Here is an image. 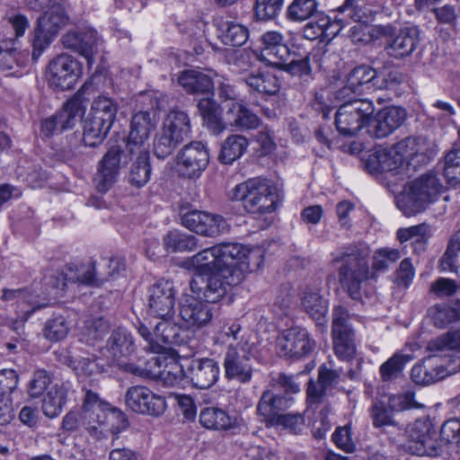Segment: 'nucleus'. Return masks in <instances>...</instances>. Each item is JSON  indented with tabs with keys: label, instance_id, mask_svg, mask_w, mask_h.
I'll use <instances>...</instances> for the list:
<instances>
[{
	"label": "nucleus",
	"instance_id": "obj_55",
	"mask_svg": "<svg viewBox=\"0 0 460 460\" xmlns=\"http://www.w3.org/2000/svg\"><path fill=\"white\" fill-rule=\"evenodd\" d=\"M183 141L161 127L154 139V154L159 159L171 155Z\"/></svg>",
	"mask_w": 460,
	"mask_h": 460
},
{
	"label": "nucleus",
	"instance_id": "obj_64",
	"mask_svg": "<svg viewBox=\"0 0 460 460\" xmlns=\"http://www.w3.org/2000/svg\"><path fill=\"white\" fill-rule=\"evenodd\" d=\"M460 252V231L456 232L450 240L447 251L440 260L442 270L454 271L456 270V252Z\"/></svg>",
	"mask_w": 460,
	"mask_h": 460
},
{
	"label": "nucleus",
	"instance_id": "obj_21",
	"mask_svg": "<svg viewBox=\"0 0 460 460\" xmlns=\"http://www.w3.org/2000/svg\"><path fill=\"white\" fill-rule=\"evenodd\" d=\"M407 118L405 109L396 106L385 107L373 115L367 133L375 138H384L399 128Z\"/></svg>",
	"mask_w": 460,
	"mask_h": 460
},
{
	"label": "nucleus",
	"instance_id": "obj_50",
	"mask_svg": "<svg viewBox=\"0 0 460 460\" xmlns=\"http://www.w3.org/2000/svg\"><path fill=\"white\" fill-rule=\"evenodd\" d=\"M163 242L165 250L171 252H192L198 248L196 236L177 230L167 233Z\"/></svg>",
	"mask_w": 460,
	"mask_h": 460
},
{
	"label": "nucleus",
	"instance_id": "obj_23",
	"mask_svg": "<svg viewBox=\"0 0 460 460\" xmlns=\"http://www.w3.org/2000/svg\"><path fill=\"white\" fill-rule=\"evenodd\" d=\"M261 42L260 59L270 66L277 67L291 55L292 49L288 47L279 31H266L261 36Z\"/></svg>",
	"mask_w": 460,
	"mask_h": 460
},
{
	"label": "nucleus",
	"instance_id": "obj_58",
	"mask_svg": "<svg viewBox=\"0 0 460 460\" xmlns=\"http://www.w3.org/2000/svg\"><path fill=\"white\" fill-rule=\"evenodd\" d=\"M52 382V375L45 369H37L33 372L28 385L27 393L31 398H39L44 394Z\"/></svg>",
	"mask_w": 460,
	"mask_h": 460
},
{
	"label": "nucleus",
	"instance_id": "obj_51",
	"mask_svg": "<svg viewBox=\"0 0 460 460\" xmlns=\"http://www.w3.org/2000/svg\"><path fill=\"white\" fill-rule=\"evenodd\" d=\"M118 112V103L107 96H99L92 103L89 115L99 119L107 126H112Z\"/></svg>",
	"mask_w": 460,
	"mask_h": 460
},
{
	"label": "nucleus",
	"instance_id": "obj_26",
	"mask_svg": "<svg viewBox=\"0 0 460 460\" xmlns=\"http://www.w3.org/2000/svg\"><path fill=\"white\" fill-rule=\"evenodd\" d=\"M217 252L222 265L220 270H227L228 273L242 279V271L249 265L248 250L240 243H222L217 245Z\"/></svg>",
	"mask_w": 460,
	"mask_h": 460
},
{
	"label": "nucleus",
	"instance_id": "obj_4",
	"mask_svg": "<svg viewBox=\"0 0 460 460\" xmlns=\"http://www.w3.org/2000/svg\"><path fill=\"white\" fill-rule=\"evenodd\" d=\"M342 104L335 114L337 130L343 136L352 137L362 128H369V123L375 112L374 102L367 98H352L341 100Z\"/></svg>",
	"mask_w": 460,
	"mask_h": 460
},
{
	"label": "nucleus",
	"instance_id": "obj_13",
	"mask_svg": "<svg viewBox=\"0 0 460 460\" xmlns=\"http://www.w3.org/2000/svg\"><path fill=\"white\" fill-rule=\"evenodd\" d=\"M407 449L414 455L438 456L444 451L441 439H437L435 432L430 431L429 424L416 421L408 430Z\"/></svg>",
	"mask_w": 460,
	"mask_h": 460
},
{
	"label": "nucleus",
	"instance_id": "obj_32",
	"mask_svg": "<svg viewBox=\"0 0 460 460\" xmlns=\"http://www.w3.org/2000/svg\"><path fill=\"white\" fill-rule=\"evenodd\" d=\"M180 316L188 327L200 328L212 318V311L208 304L190 297L180 307Z\"/></svg>",
	"mask_w": 460,
	"mask_h": 460
},
{
	"label": "nucleus",
	"instance_id": "obj_12",
	"mask_svg": "<svg viewBox=\"0 0 460 460\" xmlns=\"http://www.w3.org/2000/svg\"><path fill=\"white\" fill-rule=\"evenodd\" d=\"M181 225L198 234L214 237L227 229L223 217L198 209L180 210Z\"/></svg>",
	"mask_w": 460,
	"mask_h": 460
},
{
	"label": "nucleus",
	"instance_id": "obj_62",
	"mask_svg": "<svg viewBox=\"0 0 460 460\" xmlns=\"http://www.w3.org/2000/svg\"><path fill=\"white\" fill-rule=\"evenodd\" d=\"M222 39L226 45L240 47L248 40V29L239 23H228Z\"/></svg>",
	"mask_w": 460,
	"mask_h": 460
},
{
	"label": "nucleus",
	"instance_id": "obj_41",
	"mask_svg": "<svg viewBox=\"0 0 460 460\" xmlns=\"http://www.w3.org/2000/svg\"><path fill=\"white\" fill-rule=\"evenodd\" d=\"M227 114L233 115L230 125L240 130L255 129L261 124V119L256 113L236 102L231 103Z\"/></svg>",
	"mask_w": 460,
	"mask_h": 460
},
{
	"label": "nucleus",
	"instance_id": "obj_63",
	"mask_svg": "<svg viewBox=\"0 0 460 460\" xmlns=\"http://www.w3.org/2000/svg\"><path fill=\"white\" fill-rule=\"evenodd\" d=\"M439 437L444 447L458 445L460 443V420L453 418L446 420L440 428Z\"/></svg>",
	"mask_w": 460,
	"mask_h": 460
},
{
	"label": "nucleus",
	"instance_id": "obj_27",
	"mask_svg": "<svg viewBox=\"0 0 460 460\" xmlns=\"http://www.w3.org/2000/svg\"><path fill=\"white\" fill-rule=\"evenodd\" d=\"M420 44V31L417 27H405L391 37L385 47L387 54L402 59L411 56Z\"/></svg>",
	"mask_w": 460,
	"mask_h": 460
},
{
	"label": "nucleus",
	"instance_id": "obj_19",
	"mask_svg": "<svg viewBox=\"0 0 460 460\" xmlns=\"http://www.w3.org/2000/svg\"><path fill=\"white\" fill-rule=\"evenodd\" d=\"M208 162V152L201 142H191L184 146L177 155L178 170L187 178L199 176Z\"/></svg>",
	"mask_w": 460,
	"mask_h": 460
},
{
	"label": "nucleus",
	"instance_id": "obj_15",
	"mask_svg": "<svg viewBox=\"0 0 460 460\" xmlns=\"http://www.w3.org/2000/svg\"><path fill=\"white\" fill-rule=\"evenodd\" d=\"M156 112L154 110L139 111L130 119V129L127 140V150H149L148 138L156 127Z\"/></svg>",
	"mask_w": 460,
	"mask_h": 460
},
{
	"label": "nucleus",
	"instance_id": "obj_14",
	"mask_svg": "<svg viewBox=\"0 0 460 460\" xmlns=\"http://www.w3.org/2000/svg\"><path fill=\"white\" fill-rule=\"evenodd\" d=\"M125 402L132 411L154 417L162 415L166 409V402L163 396L142 385L129 387L125 394Z\"/></svg>",
	"mask_w": 460,
	"mask_h": 460
},
{
	"label": "nucleus",
	"instance_id": "obj_29",
	"mask_svg": "<svg viewBox=\"0 0 460 460\" xmlns=\"http://www.w3.org/2000/svg\"><path fill=\"white\" fill-rule=\"evenodd\" d=\"M411 395H393L389 397V407L381 401L373 402L370 408V416L376 428L395 426L392 410L402 411L408 407Z\"/></svg>",
	"mask_w": 460,
	"mask_h": 460
},
{
	"label": "nucleus",
	"instance_id": "obj_39",
	"mask_svg": "<svg viewBox=\"0 0 460 460\" xmlns=\"http://www.w3.org/2000/svg\"><path fill=\"white\" fill-rule=\"evenodd\" d=\"M87 84H84L80 90L69 99L63 106V110L58 112L59 120L63 122V129H71L75 127L84 111L83 104V93L87 89Z\"/></svg>",
	"mask_w": 460,
	"mask_h": 460
},
{
	"label": "nucleus",
	"instance_id": "obj_42",
	"mask_svg": "<svg viewBox=\"0 0 460 460\" xmlns=\"http://www.w3.org/2000/svg\"><path fill=\"white\" fill-rule=\"evenodd\" d=\"M199 423L208 429L226 430L233 427L234 420L220 408L207 407L199 413Z\"/></svg>",
	"mask_w": 460,
	"mask_h": 460
},
{
	"label": "nucleus",
	"instance_id": "obj_43",
	"mask_svg": "<svg viewBox=\"0 0 460 460\" xmlns=\"http://www.w3.org/2000/svg\"><path fill=\"white\" fill-rule=\"evenodd\" d=\"M68 284H78L94 288V262L66 264L61 271Z\"/></svg>",
	"mask_w": 460,
	"mask_h": 460
},
{
	"label": "nucleus",
	"instance_id": "obj_38",
	"mask_svg": "<svg viewBox=\"0 0 460 460\" xmlns=\"http://www.w3.org/2000/svg\"><path fill=\"white\" fill-rule=\"evenodd\" d=\"M217 250V245L206 248L190 258V263L198 273L197 277H203L221 270L222 265Z\"/></svg>",
	"mask_w": 460,
	"mask_h": 460
},
{
	"label": "nucleus",
	"instance_id": "obj_6",
	"mask_svg": "<svg viewBox=\"0 0 460 460\" xmlns=\"http://www.w3.org/2000/svg\"><path fill=\"white\" fill-rule=\"evenodd\" d=\"M220 367L215 358H193L186 367L174 363L168 370L172 374L174 380L184 376L192 386L199 389H208L213 386L218 380Z\"/></svg>",
	"mask_w": 460,
	"mask_h": 460
},
{
	"label": "nucleus",
	"instance_id": "obj_57",
	"mask_svg": "<svg viewBox=\"0 0 460 460\" xmlns=\"http://www.w3.org/2000/svg\"><path fill=\"white\" fill-rule=\"evenodd\" d=\"M219 336L226 343V348H230V346L234 348L245 347L254 344L249 341L247 332L236 323L224 325L219 332Z\"/></svg>",
	"mask_w": 460,
	"mask_h": 460
},
{
	"label": "nucleus",
	"instance_id": "obj_9",
	"mask_svg": "<svg viewBox=\"0 0 460 460\" xmlns=\"http://www.w3.org/2000/svg\"><path fill=\"white\" fill-rule=\"evenodd\" d=\"M81 74L80 62L70 55L61 54L49 62L47 80L53 89L66 91L74 87Z\"/></svg>",
	"mask_w": 460,
	"mask_h": 460
},
{
	"label": "nucleus",
	"instance_id": "obj_35",
	"mask_svg": "<svg viewBox=\"0 0 460 460\" xmlns=\"http://www.w3.org/2000/svg\"><path fill=\"white\" fill-rule=\"evenodd\" d=\"M69 389V382H63L47 392L42 401V411L47 417L52 419L60 414L66 403Z\"/></svg>",
	"mask_w": 460,
	"mask_h": 460
},
{
	"label": "nucleus",
	"instance_id": "obj_8",
	"mask_svg": "<svg viewBox=\"0 0 460 460\" xmlns=\"http://www.w3.org/2000/svg\"><path fill=\"white\" fill-rule=\"evenodd\" d=\"M203 277L193 278L190 281V288L193 294L203 298L207 303H217L227 293L228 287L240 282V278L228 273L227 270L215 271Z\"/></svg>",
	"mask_w": 460,
	"mask_h": 460
},
{
	"label": "nucleus",
	"instance_id": "obj_49",
	"mask_svg": "<svg viewBox=\"0 0 460 460\" xmlns=\"http://www.w3.org/2000/svg\"><path fill=\"white\" fill-rule=\"evenodd\" d=\"M111 127L88 115L83 121V141L85 146L94 147L106 137Z\"/></svg>",
	"mask_w": 460,
	"mask_h": 460
},
{
	"label": "nucleus",
	"instance_id": "obj_16",
	"mask_svg": "<svg viewBox=\"0 0 460 460\" xmlns=\"http://www.w3.org/2000/svg\"><path fill=\"white\" fill-rule=\"evenodd\" d=\"M366 167L371 174L394 177V181L403 180L411 172L402 158L395 154L394 147L389 150L381 149L375 152L367 159Z\"/></svg>",
	"mask_w": 460,
	"mask_h": 460
},
{
	"label": "nucleus",
	"instance_id": "obj_61",
	"mask_svg": "<svg viewBox=\"0 0 460 460\" xmlns=\"http://www.w3.org/2000/svg\"><path fill=\"white\" fill-rule=\"evenodd\" d=\"M284 0H256L254 13L258 20L269 21L275 19L280 13Z\"/></svg>",
	"mask_w": 460,
	"mask_h": 460
},
{
	"label": "nucleus",
	"instance_id": "obj_60",
	"mask_svg": "<svg viewBox=\"0 0 460 460\" xmlns=\"http://www.w3.org/2000/svg\"><path fill=\"white\" fill-rule=\"evenodd\" d=\"M444 174L451 185L460 184V148H452L445 155Z\"/></svg>",
	"mask_w": 460,
	"mask_h": 460
},
{
	"label": "nucleus",
	"instance_id": "obj_33",
	"mask_svg": "<svg viewBox=\"0 0 460 460\" xmlns=\"http://www.w3.org/2000/svg\"><path fill=\"white\" fill-rule=\"evenodd\" d=\"M179 84L190 94L212 93L214 84L212 78L199 70H184L178 77Z\"/></svg>",
	"mask_w": 460,
	"mask_h": 460
},
{
	"label": "nucleus",
	"instance_id": "obj_2",
	"mask_svg": "<svg viewBox=\"0 0 460 460\" xmlns=\"http://www.w3.org/2000/svg\"><path fill=\"white\" fill-rule=\"evenodd\" d=\"M370 249L366 243L350 245L336 258L341 264L338 278L341 288L353 300L361 298L362 284L369 279Z\"/></svg>",
	"mask_w": 460,
	"mask_h": 460
},
{
	"label": "nucleus",
	"instance_id": "obj_37",
	"mask_svg": "<svg viewBox=\"0 0 460 460\" xmlns=\"http://www.w3.org/2000/svg\"><path fill=\"white\" fill-rule=\"evenodd\" d=\"M162 128L184 141L190 134V119L185 111L175 107L167 113Z\"/></svg>",
	"mask_w": 460,
	"mask_h": 460
},
{
	"label": "nucleus",
	"instance_id": "obj_1",
	"mask_svg": "<svg viewBox=\"0 0 460 460\" xmlns=\"http://www.w3.org/2000/svg\"><path fill=\"white\" fill-rule=\"evenodd\" d=\"M66 0H32L31 8L45 10L38 18L32 38L31 58L37 61L49 47L60 30L67 23L68 15L64 4Z\"/></svg>",
	"mask_w": 460,
	"mask_h": 460
},
{
	"label": "nucleus",
	"instance_id": "obj_54",
	"mask_svg": "<svg viewBox=\"0 0 460 460\" xmlns=\"http://www.w3.org/2000/svg\"><path fill=\"white\" fill-rule=\"evenodd\" d=\"M71 328L70 322L63 315L49 319L44 325L42 334L51 342H58L66 338Z\"/></svg>",
	"mask_w": 460,
	"mask_h": 460
},
{
	"label": "nucleus",
	"instance_id": "obj_25",
	"mask_svg": "<svg viewBox=\"0 0 460 460\" xmlns=\"http://www.w3.org/2000/svg\"><path fill=\"white\" fill-rule=\"evenodd\" d=\"M393 147L395 154L402 158L410 172L411 168L412 171H415L419 165L427 164L429 160L427 155V143L423 137H408L394 145Z\"/></svg>",
	"mask_w": 460,
	"mask_h": 460
},
{
	"label": "nucleus",
	"instance_id": "obj_36",
	"mask_svg": "<svg viewBox=\"0 0 460 460\" xmlns=\"http://www.w3.org/2000/svg\"><path fill=\"white\" fill-rule=\"evenodd\" d=\"M132 155L136 159L132 162L128 174V181L137 188L145 186L150 180L151 165L149 163V150H136Z\"/></svg>",
	"mask_w": 460,
	"mask_h": 460
},
{
	"label": "nucleus",
	"instance_id": "obj_45",
	"mask_svg": "<svg viewBox=\"0 0 460 460\" xmlns=\"http://www.w3.org/2000/svg\"><path fill=\"white\" fill-rule=\"evenodd\" d=\"M248 139L242 135H231L223 142L218 160L225 164H231L239 159L248 147Z\"/></svg>",
	"mask_w": 460,
	"mask_h": 460
},
{
	"label": "nucleus",
	"instance_id": "obj_10",
	"mask_svg": "<svg viewBox=\"0 0 460 460\" xmlns=\"http://www.w3.org/2000/svg\"><path fill=\"white\" fill-rule=\"evenodd\" d=\"M147 309L159 319H172L175 314L176 289L172 280L161 279L147 289Z\"/></svg>",
	"mask_w": 460,
	"mask_h": 460
},
{
	"label": "nucleus",
	"instance_id": "obj_24",
	"mask_svg": "<svg viewBox=\"0 0 460 460\" xmlns=\"http://www.w3.org/2000/svg\"><path fill=\"white\" fill-rule=\"evenodd\" d=\"M61 42L65 49L78 53L91 63L97 48V32L87 28L69 31L62 36Z\"/></svg>",
	"mask_w": 460,
	"mask_h": 460
},
{
	"label": "nucleus",
	"instance_id": "obj_20",
	"mask_svg": "<svg viewBox=\"0 0 460 460\" xmlns=\"http://www.w3.org/2000/svg\"><path fill=\"white\" fill-rule=\"evenodd\" d=\"M83 391L84 395L81 410L84 412V418L93 420V424L104 435V432L108 430L106 424L109 419L115 415L122 416V412L111 408L110 404L97 392L85 387L83 388Z\"/></svg>",
	"mask_w": 460,
	"mask_h": 460
},
{
	"label": "nucleus",
	"instance_id": "obj_30",
	"mask_svg": "<svg viewBox=\"0 0 460 460\" xmlns=\"http://www.w3.org/2000/svg\"><path fill=\"white\" fill-rule=\"evenodd\" d=\"M291 397L276 395L271 391H265L257 404V413L263 418L266 426L278 424L281 411L289 406Z\"/></svg>",
	"mask_w": 460,
	"mask_h": 460
},
{
	"label": "nucleus",
	"instance_id": "obj_48",
	"mask_svg": "<svg viewBox=\"0 0 460 460\" xmlns=\"http://www.w3.org/2000/svg\"><path fill=\"white\" fill-rule=\"evenodd\" d=\"M198 109L204 123L213 134L218 135L225 129V125L220 119L219 106L211 98H202L198 102Z\"/></svg>",
	"mask_w": 460,
	"mask_h": 460
},
{
	"label": "nucleus",
	"instance_id": "obj_46",
	"mask_svg": "<svg viewBox=\"0 0 460 460\" xmlns=\"http://www.w3.org/2000/svg\"><path fill=\"white\" fill-rule=\"evenodd\" d=\"M93 262L94 288L102 287L105 282L109 281L125 270L123 260L118 257L102 258L101 262L98 264V267L96 262Z\"/></svg>",
	"mask_w": 460,
	"mask_h": 460
},
{
	"label": "nucleus",
	"instance_id": "obj_53",
	"mask_svg": "<svg viewBox=\"0 0 460 460\" xmlns=\"http://www.w3.org/2000/svg\"><path fill=\"white\" fill-rule=\"evenodd\" d=\"M109 323L102 317L89 319L84 322L81 332V341L93 346L108 333Z\"/></svg>",
	"mask_w": 460,
	"mask_h": 460
},
{
	"label": "nucleus",
	"instance_id": "obj_47",
	"mask_svg": "<svg viewBox=\"0 0 460 460\" xmlns=\"http://www.w3.org/2000/svg\"><path fill=\"white\" fill-rule=\"evenodd\" d=\"M62 428L68 432L77 431L81 428H84L91 436L97 439L103 436L102 430H99L97 426L93 424V420H91L89 418H84V412H83L82 410L70 411L67 412L63 418Z\"/></svg>",
	"mask_w": 460,
	"mask_h": 460
},
{
	"label": "nucleus",
	"instance_id": "obj_3",
	"mask_svg": "<svg viewBox=\"0 0 460 460\" xmlns=\"http://www.w3.org/2000/svg\"><path fill=\"white\" fill-rule=\"evenodd\" d=\"M444 189L438 175L428 172L408 183L404 190L396 198L397 208L406 217L424 211L435 202Z\"/></svg>",
	"mask_w": 460,
	"mask_h": 460
},
{
	"label": "nucleus",
	"instance_id": "obj_22",
	"mask_svg": "<svg viewBox=\"0 0 460 460\" xmlns=\"http://www.w3.org/2000/svg\"><path fill=\"white\" fill-rule=\"evenodd\" d=\"M121 149L111 147L98 163L93 184L99 193H106L116 183L120 170Z\"/></svg>",
	"mask_w": 460,
	"mask_h": 460
},
{
	"label": "nucleus",
	"instance_id": "obj_17",
	"mask_svg": "<svg viewBox=\"0 0 460 460\" xmlns=\"http://www.w3.org/2000/svg\"><path fill=\"white\" fill-rule=\"evenodd\" d=\"M377 86V71L368 65H358L346 75L345 84L336 92V98L343 100L351 94L361 95Z\"/></svg>",
	"mask_w": 460,
	"mask_h": 460
},
{
	"label": "nucleus",
	"instance_id": "obj_52",
	"mask_svg": "<svg viewBox=\"0 0 460 460\" xmlns=\"http://www.w3.org/2000/svg\"><path fill=\"white\" fill-rule=\"evenodd\" d=\"M317 0H293L288 6L286 17L291 22H304L316 16L318 11Z\"/></svg>",
	"mask_w": 460,
	"mask_h": 460
},
{
	"label": "nucleus",
	"instance_id": "obj_56",
	"mask_svg": "<svg viewBox=\"0 0 460 460\" xmlns=\"http://www.w3.org/2000/svg\"><path fill=\"white\" fill-rule=\"evenodd\" d=\"M412 360V356L395 353L380 367V375L384 382L396 379L402 372L406 363Z\"/></svg>",
	"mask_w": 460,
	"mask_h": 460
},
{
	"label": "nucleus",
	"instance_id": "obj_34",
	"mask_svg": "<svg viewBox=\"0 0 460 460\" xmlns=\"http://www.w3.org/2000/svg\"><path fill=\"white\" fill-rule=\"evenodd\" d=\"M244 81L249 86L251 93H257L265 100L278 94L280 90L279 78L270 72L250 74L245 77Z\"/></svg>",
	"mask_w": 460,
	"mask_h": 460
},
{
	"label": "nucleus",
	"instance_id": "obj_44",
	"mask_svg": "<svg viewBox=\"0 0 460 460\" xmlns=\"http://www.w3.org/2000/svg\"><path fill=\"white\" fill-rule=\"evenodd\" d=\"M276 68L298 78L311 77L310 53L300 54L296 50H292L288 59L279 64Z\"/></svg>",
	"mask_w": 460,
	"mask_h": 460
},
{
	"label": "nucleus",
	"instance_id": "obj_59",
	"mask_svg": "<svg viewBox=\"0 0 460 460\" xmlns=\"http://www.w3.org/2000/svg\"><path fill=\"white\" fill-rule=\"evenodd\" d=\"M312 18L313 20L306 23L302 30L303 37L309 40L323 37L332 25L331 19L323 13Z\"/></svg>",
	"mask_w": 460,
	"mask_h": 460
},
{
	"label": "nucleus",
	"instance_id": "obj_18",
	"mask_svg": "<svg viewBox=\"0 0 460 460\" xmlns=\"http://www.w3.org/2000/svg\"><path fill=\"white\" fill-rule=\"evenodd\" d=\"M314 348V341L306 329L300 326L283 332L278 341V349L281 357L300 358L309 354Z\"/></svg>",
	"mask_w": 460,
	"mask_h": 460
},
{
	"label": "nucleus",
	"instance_id": "obj_28",
	"mask_svg": "<svg viewBox=\"0 0 460 460\" xmlns=\"http://www.w3.org/2000/svg\"><path fill=\"white\" fill-rule=\"evenodd\" d=\"M304 311L312 318L321 332L326 330L328 303L314 288L305 287L300 295Z\"/></svg>",
	"mask_w": 460,
	"mask_h": 460
},
{
	"label": "nucleus",
	"instance_id": "obj_11",
	"mask_svg": "<svg viewBox=\"0 0 460 460\" xmlns=\"http://www.w3.org/2000/svg\"><path fill=\"white\" fill-rule=\"evenodd\" d=\"M254 349V344L226 348L223 362L226 379L236 380L243 384L251 381L253 373Z\"/></svg>",
	"mask_w": 460,
	"mask_h": 460
},
{
	"label": "nucleus",
	"instance_id": "obj_7",
	"mask_svg": "<svg viewBox=\"0 0 460 460\" xmlns=\"http://www.w3.org/2000/svg\"><path fill=\"white\" fill-rule=\"evenodd\" d=\"M460 370V357L429 355L411 371L412 381L427 385L438 382Z\"/></svg>",
	"mask_w": 460,
	"mask_h": 460
},
{
	"label": "nucleus",
	"instance_id": "obj_5",
	"mask_svg": "<svg viewBox=\"0 0 460 460\" xmlns=\"http://www.w3.org/2000/svg\"><path fill=\"white\" fill-rule=\"evenodd\" d=\"M232 199L240 200L243 208L252 214L274 211L277 200L275 188L260 179H251L236 185L232 191Z\"/></svg>",
	"mask_w": 460,
	"mask_h": 460
},
{
	"label": "nucleus",
	"instance_id": "obj_31",
	"mask_svg": "<svg viewBox=\"0 0 460 460\" xmlns=\"http://www.w3.org/2000/svg\"><path fill=\"white\" fill-rule=\"evenodd\" d=\"M155 324L156 341L153 352L160 353L164 346H181L186 343L187 332L176 324L170 323L171 319H161Z\"/></svg>",
	"mask_w": 460,
	"mask_h": 460
},
{
	"label": "nucleus",
	"instance_id": "obj_40",
	"mask_svg": "<svg viewBox=\"0 0 460 460\" xmlns=\"http://www.w3.org/2000/svg\"><path fill=\"white\" fill-rule=\"evenodd\" d=\"M107 349L116 359L128 357L135 350L133 337L124 328L114 330L107 341Z\"/></svg>",
	"mask_w": 460,
	"mask_h": 460
}]
</instances>
